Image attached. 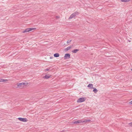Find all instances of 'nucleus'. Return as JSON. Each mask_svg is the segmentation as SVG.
I'll use <instances>...</instances> for the list:
<instances>
[{"instance_id":"8","label":"nucleus","mask_w":132,"mask_h":132,"mask_svg":"<svg viewBox=\"0 0 132 132\" xmlns=\"http://www.w3.org/2000/svg\"><path fill=\"white\" fill-rule=\"evenodd\" d=\"M93 84H89L87 86V87H89V88L92 89L93 88Z\"/></svg>"},{"instance_id":"13","label":"nucleus","mask_w":132,"mask_h":132,"mask_svg":"<svg viewBox=\"0 0 132 132\" xmlns=\"http://www.w3.org/2000/svg\"><path fill=\"white\" fill-rule=\"evenodd\" d=\"M79 51V50L78 49H75L73 50L72 51V52L73 53H76L78 51Z\"/></svg>"},{"instance_id":"4","label":"nucleus","mask_w":132,"mask_h":132,"mask_svg":"<svg viewBox=\"0 0 132 132\" xmlns=\"http://www.w3.org/2000/svg\"><path fill=\"white\" fill-rule=\"evenodd\" d=\"M85 98L84 97H81L79 98L77 101L78 103H80L85 101Z\"/></svg>"},{"instance_id":"5","label":"nucleus","mask_w":132,"mask_h":132,"mask_svg":"<svg viewBox=\"0 0 132 132\" xmlns=\"http://www.w3.org/2000/svg\"><path fill=\"white\" fill-rule=\"evenodd\" d=\"M70 57V55L69 53L65 54L64 57V59L65 60L68 59Z\"/></svg>"},{"instance_id":"19","label":"nucleus","mask_w":132,"mask_h":132,"mask_svg":"<svg viewBox=\"0 0 132 132\" xmlns=\"http://www.w3.org/2000/svg\"><path fill=\"white\" fill-rule=\"evenodd\" d=\"M129 124L130 126H132V122H130L129 123Z\"/></svg>"},{"instance_id":"15","label":"nucleus","mask_w":132,"mask_h":132,"mask_svg":"<svg viewBox=\"0 0 132 132\" xmlns=\"http://www.w3.org/2000/svg\"><path fill=\"white\" fill-rule=\"evenodd\" d=\"M130 0H120L121 1L123 2H127L129 1Z\"/></svg>"},{"instance_id":"3","label":"nucleus","mask_w":132,"mask_h":132,"mask_svg":"<svg viewBox=\"0 0 132 132\" xmlns=\"http://www.w3.org/2000/svg\"><path fill=\"white\" fill-rule=\"evenodd\" d=\"M35 28H28L26 29L24 31H23L22 32L23 33L26 32H29L32 30H34L36 29Z\"/></svg>"},{"instance_id":"17","label":"nucleus","mask_w":132,"mask_h":132,"mask_svg":"<svg viewBox=\"0 0 132 132\" xmlns=\"http://www.w3.org/2000/svg\"><path fill=\"white\" fill-rule=\"evenodd\" d=\"M71 41V40H68V41L67 42V44H68V43H70Z\"/></svg>"},{"instance_id":"6","label":"nucleus","mask_w":132,"mask_h":132,"mask_svg":"<svg viewBox=\"0 0 132 132\" xmlns=\"http://www.w3.org/2000/svg\"><path fill=\"white\" fill-rule=\"evenodd\" d=\"M18 119L20 121L24 122H27V119L26 118H18Z\"/></svg>"},{"instance_id":"9","label":"nucleus","mask_w":132,"mask_h":132,"mask_svg":"<svg viewBox=\"0 0 132 132\" xmlns=\"http://www.w3.org/2000/svg\"><path fill=\"white\" fill-rule=\"evenodd\" d=\"M91 121L90 120L88 119V120H82V122H89Z\"/></svg>"},{"instance_id":"11","label":"nucleus","mask_w":132,"mask_h":132,"mask_svg":"<svg viewBox=\"0 0 132 132\" xmlns=\"http://www.w3.org/2000/svg\"><path fill=\"white\" fill-rule=\"evenodd\" d=\"M59 54L58 53H55V54H54V57H59Z\"/></svg>"},{"instance_id":"16","label":"nucleus","mask_w":132,"mask_h":132,"mask_svg":"<svg viewBox=\"0 0 132 132\" xmlns=\"http://www.w3.org/2000/svg\"><path fill=\"white\" fill-rule=\"evenodd\" d=\"M71 48L70 47H68L66 48V50L67 51H68L70 50Z\"/></svg>"},{"instance_id":"1","label":"nucleus","mask_w":132,"mask_h":132,"mask_svg":"<svg viewBox=\"0 0 132 132\" xmlns=\"http://www.w3.org/2000/svg\"><path fill=\"white\" fill-rule=\"evenodd\" d=\"M79 13L77 12H75L72 13L70 16L69 17V19H70L73 17H75L77 15L79 14Z\"/></svg>"},{"instance_id":"10","label":"nucleus","mask_w":132,"mask_h":132,"mask_svg":"<svg viewBox=\"0 0 132 132\" xmlns=\"http://www.w3.org/2000/svg\"><path fill=\"white\" fill-rule=\"evenodd\" d=\"M7 81V79H0V82H5Z\"/></svg>"},{"instance_id":"12","label":"nucleus","mask_w":132,"mask_h":132,"mask_svg":"<svg viewBox=\"0 0 132 132\" xmlns=\"http://www.w3.org/2000/svg\"><path fill=\"white\" fill-rule=\"evenodd\" d=\"M50 77V76H48L47 75H46L44 77V78L46 79H48Z\"/></svg>"},{"instance_id":"7","label":"nucleus","mask_w":132,"mask_h":132,"mask_svg":"<svg viewBox=\"0 0 132 132\" xmlns=\"http://www.w3.org/2000/svg\"><path fill=\"white\" fill-rule=\"evenodd\" d=\"M82 120H78L77 121H75V122H72L73 123L75 124H76L77 123H82Z\"/></svg>"},{"instance_id":"18","label":"nucleus","mask_w":132,"mask_h":132,"mask_svg":"<svg viewBox=\"0 0 132 132\" xmlns=\"http://www.w3.org/2000/svg\"><path fill=\"white\" fill-rule=\"evenodd\" d=\"M49 70V69H45V72H46V71H48Z\"/></svg>"},{"instance_id":"14","label":"nucleus","mask_w":132,"mask_h":132,"mask_svg":"<svg viewBox=\"0 0 132 132\" xmlns=\"http://www.w3.org/2000/svg\"><path fill=\"white\" fill-rule=\"evenodd\" d=\"M94 89L93 90V91L95 93H96L97 91V90L95 88H93Z\"/></svg>"},{"instance_id":"2","label":"nucleus","mask_w":132,"mask_h":132,"mask_svg":"<svg viewBox=\"0 0 132 132\" xmlns=\"http://www.w3.org/2000/svg\"><path fill=\"white\" fill-rule=\"evenodd\" d=\"M25 84L23 82H22L18 84H17V87L20 88H23L25 86Z\"/></svg>"},{"instance_id":"20","label":"nucleus","mask_w":132,"mask_h":132,"mask_svg":"<svg viewBox=\"0 0 132 132\" xmlns=\"http://www.w3.org/2000/svg\"><path fill=\"white\" fill-rule=\"evenodd\" d=\"M130 104H132V101H131L130 102Z\"/></svg>"},{"instance_id":"21","label":"nucleus","mask_w":132,"mask_h":132,"mask_svg":"<svg viewBox=\"0 0 132 132\" xmlns=\"http://www.w3.org/2000/svg\"><path fill=\"white\" fill-rule=\"evenodd\" d=\"M53 58V57H50V59H52Z\"/></svg>"},{"instance_id":"22","label":"nucleus","mask_w":132,"mask_h":132,"mask_svg":"<svg viewBox=\"0 0 132 132\" xmlns=\"http://www.w3.org/2000/svg\"><path fill=\"white\" fill-rule=\"evenodd\" d=\"M56 17L57 18H58V16H56Z\"/></svg>"}]
</instances>
